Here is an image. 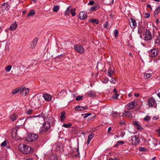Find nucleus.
<instances>
[{
    "mask_svg": "<svg viewBox=\"0 0 160 160\" xmlns=\"http://www.w3.org/2000/svg\"><path fill=\"white\" fill-rule=\"evenodd\" d=\"M18 149L21 152L25 154H29L33 152V150L30 146L23 144H19Z\"/></svg>",
    "mask_w": 160,
    "mask_h": 160,
    "instance_id": "1",
    "label": "nucleus"
},
{
    "mask_svg": "<svg viewBox=\"0 0 160 160\" xmlns=\"http://www.w3.org/2000/svg\"><path fill=\"white\" fill-rule=\"evenodd\" d=\"M50 123L48 122H46L41 127L39 130V133L43 134L47 132L50 129Z\"/></svg>",
    "mask_w": 160,
    "mask_h": 160,
    "instance_id": "2",
    "label": "nucleus"
},
{
    "mask_svg": "<svg viewBox=\"0 0 160 160\" xmlns=\"http://www.w3.org/2000/svg\"><path fill=\"white\" fill-rule=\"evenodd\" d=\"M38 136L34 133H31L27 135V141L29 142H32L36 140L38 138Z\"/></svg>",
    "mask_w": 160,
    "mask_h": 160,
    "instance_id": "3",
    "label": "nucleus"
},
{
    "mask_svg": "<svg viewBox=\"0 0 160 160\" xmlns=\"http://www.w3.org/2000/svg\"><path fill=\"white\" fill-rule=\"evenodd\" d=\"M132 144L133 145H136L138 144L140 141L137 135H133L131 137Z\"/></svg>",
    "mask_w": 160,
    "mask_h": 160,
    "instance_id": "4",
    "label": "nucleus"
},
{
    "mask_svg": "<svg viewBox=\"0 0 160 160\" xmlns=\"http://www.w3.org/2000/svg\"><path fill=\"white\" fill-rule=\"evenodd\" d=\"M74 49L78 52L80 53H82L84 52V50L83 47L81 45L75 44L74 46Z\"/></svg>",
    "mask_w": 160,
    "mask_h": 160,
    "instance_id": "5",
    "label": "nucleus"
},
{
    "mask_svg": "<svg viewBox=\"0 0 160 160\" xmlns=\"http://www.w3.org/2000/svg\"><path fill=\"white\" fill-rule=\"evenodd\" d=\"M144 36V40H150L151 39L152 37L151 33L148 29L146 30Z\"/></svg>",
    "mask_w": 160,
    "mask_h": 160,
    "instance_id": "6",
    "label": "nucleus"
},
{
    "mask_svg": "<svg viewBox=\"0 0 160 160\" xmlns=\"http://www.w3.org/2000/svg\"><path fill=\"white\" fill-rule=\"evenodd\" d=\"M31 102L33 103L35 105H39L40 104L41 101L40 98L38 96H35L32 99Z\"/></svg>",
    "mask_w": 160,
    "mask_h": 160,
    "instance_id": "7",
    "label": "nucleus"
},
{
    "mask_svg": "<svg viewBox=\"0 0 160 160\" xmlns=\"http://www.w3.org/2000/svg\"><path fill=\"white\" fill-rule=\"evenodd\" d=\"M137 104L138 102L136 101L131 102L127 104V107L128 110H130L134 108Z\"/></svg>",
    "mask_w": 160,
    "mask_h": 160,
    "instance_id": "8",
    "label": "nucleus"
},
{
    "mask_svg": "<svg viewBox=\"0 0 160 160\" xmlns=\"http://www.w3.org/2000/svg\"><path fill=\"white\" fill-rule=\"evenodd\" d=\"M156 33L155 32L153 33L152 38L156 40V43L157 44H160V35L159 33L157 35L155 36Z\"/></svg>",
    "mask_w": 160,
    "mask_h": 160,
    "instance_id": "9",
    "label": "nucleus"
},
{
    "mask_svg": "<svg viewBox=\"0 0 160 160\" xmlns=\"http://www.w3.org/2000/svg\"><path fill=\"white\" fill-rule=\"evenodd\" d=\"M20 88H22L20 91V93L21 95L25 96L28 93L29 90L28 88L25 89V88H23L22 87H20Z\"/></svg>",
    "mask_w": 160,
    "mask_h": 160,
    "instance_id": "10",
    "label": "nucleus"
},
{
    "mask_svg": "<svg viewBox=\"0 0 160 160\" xmlns=\"http://www.w3.org/2000/svg\"><path fill=\"white\" fill-rule=\"evenodd\" d=\"M79 16L81 20L85 19L87 18V13L85 12L82 11L79 13Z\"/></svg>",
    "mask_w": 160,
    "mask_h": 160,
    "instance_id": "11",
    "label": "nucleus"
},
{
    "mask_svg": "<svg viewBox=\"0 0 160 160\" xmlns=\"http://www.w3.org/2000/svg\"><path fill=\"white\" fill-rule=\"evenodd\" d=\"M158 52V50L154 48L150 50L149 56L150 57H154L157 56Z\"/></svg>",
    "mask_w": 160,
    "mask_h": 160,
    "instance_id": "12",
    "label": "nucleus"
},
{
    "mask_svg": "<svg viewBox=\"0 0 160 160\" xmlns=\"http://www.w3.org/2000/svg\"><path fill=\"white\" fill-rule=\"evenodd\" d=\"M79 155V152L78 148L75 149L74 151L72 152L71 153V155L72 157H77Z\"/></svg>",
    "mask_w": 160,
    "mask_h": 160,
    "instance_id": "13",
    "label": "nucleus"
},
{
    "mask_svg": "<svg viewBox=\"0 0 160 160\" xmlns=\"http://www.w3.org/2000/svg\"><path fill=\"white\" fill-rule=\"evenodd\" d=\"M148 103L149 106L152 107L156 103V101L153 98H150L148 99Z\"/></svg>",
    "mask_w": 160,
    "mask_h": 160,
    "instance_id": "14",
    "label": "nucleus"
},
{
    "mask_svg": "<svg viewBox=\"0 0 160 160\" xmlns=\"http://www.w3.org/2000/svg\"><path fill=\"white\" fill-rule=\"evenodd\" d=\"M18 27V25L15 22L14 23L12 24L9 28V30L10 31L15 30Z\"/></svg>",
    "mask_w": 160,
    "mask_h": 160,
    "instance_id": "15",
    "label": "nucleus"
},
{
    "mask_svg": "<svg viewBox=\"0 0 160 160\" xmlns=\"http://www.w3.org/2000/svg\"><path fill=\"white\" fill-rule=\"evenodd\" d=\"M130 20L132 23V25H130V26L132 29H134L137 26L136 21L134 19L132 18H131Z\"/></svg>",
    "mask_w": 160,
    "mask_h": 160,
    "instance_id": "16",
    "label": "nucleus"
},
{
    "mask_svg": "<svg viewBox=\"0 0 160 160\" xmlns=\"http://www.w3.org/2000/svg\"><path fill=\"white\" fill-rule=\"evenodd\" d=\"M38 41V38H35L32 42V43L31 44V47L33 48H34L35 46H36L37 43Z\"/></svg>",
    "mask_w": 160,
    "mask_h": 160,
    "instance_id": "17",
    "label": "nucleus"
},
{
    "mask_svg": "<svg viewBox=\"0 0 160 160\" xmlns=\"http://www.w3.org/2000/svg\"><path fill=\"white\" fill-rule=\"evenodd\" d=\"M44 99L47 101H50L51 99V97L49 94L45 93L43 95Z\"/></svg>",
    "mask_w": 160,
    "mask_h": 160,
    "instance_id": "18",
    "label": "nucleus"
},
{
    "mask_svg": "<svg viewBox=\"0 0 160 160\" xmlns=\"http://www.w3.org/2000/svg\"><path fill=\"white\" fill-rule=\"evenodd\" d=\"M96 92L90 90L88 92L87 94L90 97H92L96 96Z\"/></svg>",
    "mask_w": 160,
    "mask_h": 160,
    "instance_id": "19",
    "label": "nucleus"
},
{
    "mask_svg": "<svg viewBox=\"0 0 160 160\" xmlns=\"http://www.w3.org/2000/svg\"><path fill=\"white\" fill-rule=\"evenodd\" d=\"M9 117L12 121H13L16 120L18 118L17 115L15 113L12 114Z\"/></svg>",
    "mask_w": 160,
    "mask_h": 160,
    "instance_id": "20",
    "label": "nucleus"
},
{
    "mask_svg": "<svg viewBox=\"0 0 160 160\" xmlns=\"http://www.w3.org/2000/svg\"><path fill=\"white\" fill-rule=\"evenodd\" d=\"M65 114L66 113L65 111H63L61 113L60 117L61 121H63L66 118Z\"/></svg>",
    "mask_w": 160,
    "mask_h": 160,
    "instance_id": "21",
    "label": "nucleus"
},
{
    "mask_svg": "<svg viewBox=\"0 0 160 160\" xmlns=\"http://www.w3.org/2000/svg\"><path fill=\"white\" fill-rule=\"evenodd\" d=\"M132 116L131 113L129 111H125L122 114V116H126L128 117H130Z\"/></svg>",
    "mask_w": 160,
    "mask_h": 160,
    "instance_id": "22",
    "label": "nucleus"
},
{
    "mask_svg": "<svg viewBox=\"0 0 160 160\" xmlns=\"http://www.w3.org/2000/svg\"><path fill=\"white\" fill-rule=\"evenodd\" d=\"M99 8V6L98 4H96L94 6L92 7L90 9V11H93L97 10Z\"/></svg>",
    "mask_w": 160,
    "mask_h": 160,
    "instance_id": "23",
    "label": "nucleus"
},
{
    "mask_svg": "<svg viewBox=\"0 0 160 160\" xmlns=\"http://www.w3.org/2000/svg\"><path fill=\"white\" fill-rule=\"evenodd\" d=\"M72 9V7L70 6L68 7L67 9L65 11V14L66 15H69Z\"/></svg>",
    "mask_w": 160,
    "mask_h": 160,
    "instance_id": "24",
    "label": "nucleus"
},
{
    "mask_svg": "<svg viewBox=\"0 0 160 160\" xmlns=\"http://www.w3.org/2000/svg\"><path fill=\"white\" fill-rule=\"evenodd\" d=\"M89 21L93 24H97L98 23V19H91Z\"/></svg>",
    "mask_w": 160,
    "mask_h": 160,
    "instance_id": "25",
    "label": "nucleus"
},
{
    "mask_svg": "<svg viewBox=\"0 0 160 160\" xmlns=\"http://www.w3.org/2000/svg\"><path fill=\"white\" fill-rule=\"evenodd\" d=\"M22 89V88H19L14 89L12 92V94L14 95L16 94L20 91Z\"/></svg>",
    "mask_w": 160,
    "mask_h": 160,
    "instance_id": "26",
    "label": "nucleus"
},
{
    "mask_svg": "<svg viewBox=\"0 0 160 160\" xmlns=\"http://www.w3.org/2000/svg\"><path fill=\"white\" fill-rule=\"evenodd\" d=\"M2 6H5V7H6V8H5V9L7 11L8 10H9L10 7V6L7 3H3L2 4Z\"/></svg>",
    "mask_w": 160,
    "mask_h": 160,
    "instance_id": "27",
    "label": "nucleus"
},
{
    "mask_svg": "<svg viewBox=\"0 0 160 160\" xmlns=\"http://www.w3.org/2000/svg\"><path fill=\"white\" fill-rule=\"evenodd\" d=\"M76 9L74 8L73 9H71V11H70V13H71L72 16L74 17L76 15V13L75 11H76Z\"/></svg>",
    "mask_w": 160,
    "mask_h": 160,
    "instance_id": "28",
    "label": "nucleus"
},
{
    "mask_svg": "<svg viewBox=\"0 0 160 160\" xmlns=\"http://www.w3.org/2000/svg\"><path fill=\"white\" fill-rule=\"evenodd\" d=\"M144 30V29L143 27H139L138 28V33L141 34L142 33L143 31Z\"/></svg>",
    "mask_w": 160,
    "mask_h": 160,
    "instance_id": "29",
    "label": "nucleus"
},
{
    "mask_svg": "<svg viewBox=\"0 0 160 160\" xmlns=\"http://www.w3.org/2000/svg\"><path fill=\"white\" fill-rule=\"evenodd\" d=\"M113 73V71L112 70V69L111 68H109L108 71V75L111 77H112V73Z\"/></svg>",
    "mask_w": 160,
    "mask_h": 160,
    "instance_id": "30",
    "label": "nucleus"
},
{
    "mask_svg": "<svg viewBox=\"0 0 160 160\" xmlns=\"http://www.w3.org/2000/svg\"><path fill=\"white\" fill-rule=\"evenodd\" d=\"M81 108L82 109L81 110H86L88 108V107L87 106H86L85 107H82L80 106H78L76 107V108L78 109V108ZM81 110V109L80 110Z\"/></svg>",
    "mask_w": 160,
    "mask_h": 160,
    "instance_id": "31",
    "label": "nucleus"
},
{
    "mask_svg": "<svg viewBox=\"0 0 160 160\" xmlns=\"http://www.w3.org/2000/svg\"><path fill=\"white\" fill-rule=\"evenodd\" d=\"M35 12L34 10H31L28 14V16L30 17L34 15Z\"/></svg>",
    "mask_w": 160,
    "mask_h": 160,
    "instance_id": "32",
    "label": "nucleus"
},
{
    "mask_svg": "<svg viewBox=\"0 0 160 160\" xmlns=\"http://www.w3.org/2000/svg\"><path fill=\"white\" fill-rule=\"evenodd\" d=\"M144 77L146 78H150L151 77L152 74L150 73H148L145 72L144 73Z\"/></svg>",
    "mask_w": 160,
    "mask_h": 160,
    "instance_id": "33",
    "label": "nucleus"
},
{
    "mask_svg": "<svg viewBox=\"0 0 160 160\" xmlns=\"http://www.w3.org/2000/svg\"><path fill=\"white\" fill-rule=\"evenodd\" d=\"M124 143V141H118L117 142V143L115 145L114 147H117L120 144H123Z\"/></svg>",
    "mask_w": 160,
    "mask_h": 160,
    "instance_id": "34",
    "label": "nucleus"
},
{
    "mask_svg": "<svg viewBox=\"0 0 160 160\" xmlns=\"http://www.w3.org/2000/svg\"><path fill=\"white\" fill-rule=\"evenodd\" d=\"M56 147H57V148L56 149L57 150H59L61 148V147L60 145L57 144H56L53 146V148Z\"/></svg>",
    "mask_w": 160,
    "mask_h": 160,
    "instance_id": "35",
    "label": "nucleus"
},
{
    "mask_svg": "<svg viewBox=\"0 0 160 160\" xmlns=\"http://www.w3.org/2000/svg\"><path fill=\"white\" fill-rule=\"evenodd\" d=\"M51 160H57L58 158L57 156L55 155H53L50 157Z\"/></svg>",
    "mask_w": 160,
    "mask_h": 160,
    "instance_id": "36",
    "label": "nucleus"
},
{
    "mask_svg": "<svg viewBox=\"0 0 160 160\" xmlns=\"http://www.w3.org/2000/svg\"><path fill=\"white\" fill-rule=\"evenodd\" d=\"M59 7L58 6H54L53 9V10L54 12H57L59 10Z\"/></svg>",
    "mask_w": 160,
    "mask_h": 160,
    "instance_id": "37",
    "label": "nucleus"
},
{
    "mask_svg": "<svg viewBox=\"0 0 160 160\" xmlns=\"http://www.w3.org/2000/svg\"><path fill=\"white\" fill-rule=\"evenodd\" d=\"M91 114L90 113H85L84 114H82V116H83V118H85L88 117V116H90Z\"/></svg>",
    "mask_w": 160,
    "mask_h": 160,
    "instance_id": "38",
    "label": "nucleus"
},
{
    "mask_svg": "<svg viewBox=\"0 0 160 160\" xmlns=\"http://www.w3.org/2000/svg\"><path fill=\"white\" fill-rule=\"evenodd\" d=\"M72 125V124L70 123L65 124H64L62 125V126L65 128H68L70 127Z\"/></svg>",
    "mask_w": 160,
    "mask_h": 160,
    "instance_id": "39",
    "label": "nucleus"
},
{
    "mask_svg": "<svg viewBox=\"0 0 160 160\" xmlns=\"http://www.w3.org/2000/svg\"><path fill=\"white\" fill-rule=\"evenodd\" d=\"M7 141L6 140H5L1 144V146L4 147L7 146Z\"/></svg>",
    "mask_w": 160,
    "mask_h": 160,
    "instance_id": "40",
    "label": "nucleus"
},
{
    "mask_svg": "<svg viewBox=\"0 0 160 160\" xmlns=\"http://www.w3.org/2000/svg\"><path fill=\"white\" fill-rule=\"evenodd\" d=\"M83 97V96H78L76 98L75 100L78 101H80L82 99Z\"/></svg>",
    "mask_w": 160,
    "mask_h": 160,
    "instance_id": "41",
    "label": "nucleus"
},
{
    "mask_svg": "<svg viewBox=\"0 0 160 160\" xmlns=\"http://www.w3.org/2000/svg\"><path fill=\"white\" fill-rule=\"evenodd\" d=\"M11 68L12 66L11 65H9L6 68L5 70L7 72H9L11 70Z\"/></svg>",
    "mask_w": 160,
    "mask_h": 160,
    "instance_id": "42",
    "label": "nucleus"
},
{
    "mask_svg": "<svg viewBox=\"0 0 160 160\" xmlns=\"http://www.w3.org/2000/svg\"><path fill=\"white\" fill-rule=\"evenodd\" d=\"M160 12V8L158 7L155 10L154 13L155 15V14L158 15V13Z\"/></svg>",
    "mask_w": 160,
    "mask_h": 160,
    "instance_id": "43",
    "label": "nucleus"
},
{
    "mask_svg": "<svg viewBox=\"0 0 160 160\" xmlns=\"http://www.w3.org/2000/svg\"><path fill=\"white\" fill-rule=\"evenodd\" d=\"M32 110L31 109H29L27 110L26 112L27 114L28 115H30L32 114Z\"/></svg>",
    "mask_w": 160,
    "mask_h": 160,
    "instance_id": "44",
    "label": "nucleus"
},
{
    "mask_svg": "<svg viewBox=\"0 0 160 160\" xmlns=\"http://www.w3.org/2000/svg\"><path fill=\"white\" fill-rule=\"evenodd\" d=\"M138 150L140 151L145 152L146 151L147 149L145 148L140 147L139 148Z\"/></svg>",
    "mask_w": 160,
    "mask_h": 160,
    "instance_id": "45",
    "label": "nucleus"
},
{
    "mask_svg": "<svg viewBox=\"0 0 160 160\" xmlns=\"http://www.w3.org/2000/svg\"><path fill=\"white\" fill-rule=\"evenodd\" d=\"M114 32L115 38H116L118 37V30L116 29L115 30H114Z\"/></svg>",
    "mask_w": 160,
    "mask_h": 160,
    "instance_id": "46",
    "label": "nucleus"
},
{
    "mask_svg": "<svg viewBox=\"0 0 160 160\" xmlns=\"http://www.w3.org/2000/svg\"><path fill=\"white\" fill-rule=\"evenodd\" d=\"M118 96H119L118 94L117 93H115V94H114L113 95V96H112V97L113 98L116 99L117 98Z\"/></svg>",
    "mask_w": 160,
    "mask_h": 160,
    "instance_id": "47",
    "label": "nucleus"
},
{
    "mask_svg": "<svg viewBox=\"0 0 160 160\" xmlns=\"http://www.w3.org/2000/svg\"><path fill=\"white\" fill-rule=\"evenodd\" d=\"M94 134H91L89 135L88 137V139L90 140H91V139L93 137Z\"/></svg>",
    "mask_w": 160,
    "mask_h": 160,
    "instance_id": "48",
    "label": "nucleus"
},
{
    "mask_svg": "<svg viewBox=\"0 0 160 160\" xmlns=\"http://www.w3.org/2000/svg\"><path fill=\"white\" fill-rule=\"evenodd\" d=\"M150 117L148 116H147L144 118V120L146 121H148L150 120Z\"/></svg>",
    "mask_w": 160,
    "mask_h": 160,
    "instance_id": "49",
    "label": "nucleus"
},
{
    "mask_svg": "<svg viewBox=\"0 0 160 160\" xmlns=\"http://www.w3.org/2000/svg\"><path fill=\"white\" fill-rule=\"evenodd\" d=\"M150 17V14L148 13H145L144 17L145 18H148Z\"/></svg>",
    "mask_w": 160,
    "mask_h": 160,
    "instance_id": "50",
    "label": "nucleus"
},
{
    "mask_svg": "<svg viewBox=\"0 0 160 160\" xmlns=\"http://www.w3.org/2000/svg\"><path fill=\"white\" fill-rule=\"evenodd\" d=\"M103 83H107L108 82V80L107 78H105L103 79V81H102Z\"/></svg>",
    "mask_w": 160,
    "mask_h": 160,
    "instance_id": "51",
    "label": "nucleus"
},
{
    "mask_svg": "<svg viewBox=\"0 0 160 160\" xmlns=\"http://www.w3.org/2000/svg\"><path fill=\"white\" fill-rule=\"evenodd\" d=\"M32 119V118L30 117H28L27 119H26V120L25 121V122L27 123L28 122V121L31 119Z\"/></svg>",
    "mask_w": 160,
    "mask_h": 160,
    "instance_id": "52",
    "label": "nucleus"
},
{
    "mask_svg": "<svg viewBox=\"0 0 160 160\" xmlns=\"http://www.w3.org/2000/svg\"><path fill=\"white\" fill-rule=\"evenodd\" d=\"M125 122L124 120H121L120 122V125H122L125 123Z\"/></svg>",
    "mask_w": 160,
    "mask_h": 160,
    "instance_id": "53",
    "label": "nucleus"
},
{
    "mask_svg": "<svg viewBox=\"0 0 160 160\" xmlns=\"http://www.w3.org/2000/svg\"><path fill=\"white\" fill-rule=\"evenodd\" d=\"M110 81L111 82L114 84L116 82V80L114 78H112Z\"/></svg>",
    "mask_w": 160,
    "mask_h": 160,
    "instance_id": "54",
    "label": "nucleus"
},
{
    "mask_svg": "<svg viewBox=\"0 0 160 160\" xmlns=\"http://www.w3.org/2000/svg\"><path fill=\"white\" fill-rule=\"evenodd\" d=\"M156 131L158 133L159 137H160V128H159L158 129L156 130Z\"/></svg>",
    "mask_w": 160,
    "mask_h": 160,
    "instance_id": "55",
    "label": "nucleus"
},
{
    "mask_svg": "<svg viewBox=\"0 0 160 160\" xmlns=\"http://www.w3.org/2000/svg\"><path fill=\"white\" fill-rule=\"evenodd\" d=\"M94 3V2L93 1H90L88 4V5H93Z\"/></svg>",
    "mask_w": 160,
    "mask_h": 160,
    "instance_id": "56",
    "label": "nucleus"
},
{
    "mask_svg": "<svg viewBox=\"0 0 160 160\" xmlns=\"http://www.w3.org/2000/svg\"><path fill=\"white\" fill-rule=\"evenodd\" d=\"M133 124L136 126H137L139 124L138 123V122L136 121H135L133 122Z\"/></svg>",
    "mask_w": 160,
    "mask_h": 160,
    "instance_id": "57",
    "label": "nucleus"
},
{
    "mask_svg": "<svg viewBox=\"0 0 160 160\" xmlns=\"http://www.w3.org/2000/svg\"><path fill=\"white\" fill-rule=\"evenodd\" d=\"M119 113H118V112H114L112 114V115L113 117H114L115 115H117L118 114H119Z\"/></svg>",
    "mask_w": 160,
    "mask_h": 160,
    "instance_id": "58",
    "label": "nucleus"
},
{
    "mask_svg": "<svg viewBox=\"0 0 160 160\" xmlns=\"http://www.w3.org/2000/svg\"><path fill=\"white\" fill-rule=\"evenodd\" d=\"M108 25V22H105V23L104 26V27L106 28H108V27H107Z\"/></svg>",
    "mask_w": 160,
    "mask_h": 160,
    "instance_id": "59",
    "label": "nucleus"
},
{
    "mask_svg": "<svg viewBox=\"0 0 160 160\" xmlns=\"http://www.w3.org/2000/svg\"><path fill=\"white\" fill-rule=\"evenodd\" d=\"M112 130V128L111 127H109L108 130V133H109Z\"/></svg>",
    "mask_w": 160,
    "mask_h": 160,
    "instance_id": "60",
    "label": "nucleus"
},
{
    "mask_svg": "<svg viewBox=\"0 0 160 160\" xmlns=\"http://www.w3.org/2000/svg\"><path fill=\"white\" fill-rule=\"evenodd\" d=\"M137 128L138 129H141L142 127L139 124H138V125L137 126Z\"/></svg>",
    "mask_w": 160,
    "mask_h": 160,
    "instance_id": "61",
    "label": "nucleus"
},
{
    "mask_svg": "<svg viewBox=\"0 0 160 160\" xmlns=\"http://www.w3.org/2000/svg\"><path fill=\"white\" fill-rule=\"evenodd\" d=\"M109 160H118V159L117 158H111L110 159H109Z\"/></svg>",
    "mask_w": 160,
    "mask_h": 160,
    "instance_id": "62",
    "label": "nucleus"
},
{
    "mask_svg": "<svg viewBox=\"0 0 160 160\" xmlns=\"http://www.w3.org/2000/svg\"><path fill=\"white\" fill-rule=\"evenodd\" d=\"M134 96H136L137 97H138L139 96V94L138 93H135L134 94Z\"/></svg>",
    "mask_w": 160,
    "mask_h": 160,
    "instance_id": "63",
    "label": "nucleus"
},
{
    "mask_svg": "<svg viewBox=\"0 0 160 160\" xmlns=\"http://www.w3.org/2000/svg\"><path fill=\"white\" fill-rule=\"evenodd\" d=\"M147 8H148V7H149V8H150V9H152V7H151V6L150 5H149V4H148V5H147Z\"/></svg>",
    "mask_w": 160,
    "mask_h": 160,
    "instance_id": "64",
    "label": "nucleus"
}]
</instances>
